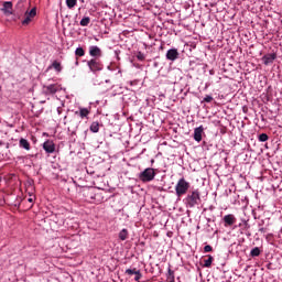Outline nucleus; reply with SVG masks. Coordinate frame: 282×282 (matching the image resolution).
<instances>
[{"label":"nucleus","mask_w":282,"mask_h":282,"mask_svg":"<svg viewBox=\"0 0 282 282\" xmlns=\"http://www.w3.org/2000/svg\"><path fill=\"white\" fill-rule=\"evenodd\" d=\"M184 204L186 208H195V206H199V204H202V193L199 189L189 192L184 198Z\"/></svg>","instance_id":"f257e3e1"},{"label":"nucleus","mask_w":282,"mask_h":282,"mask_svg":"<svg viewBox=\"0 0 282 282\" xmlns=\"http://www.w3.org/2000/svg\"><path fill=\"white\" fill-rule=\"evenodd\" d=\"M86 65L93 74H100V72L105 69V64H102V61L98 57H93L86 61Z\"/></svg>","instance_id":"f03ea898"},{"label":"nucleus","mask_w":282,"mask_h":282,"mask_svg":"<svg viewBox=\"0 0 282 282\" xmlns=\"http://www.w3.org/2000/svg\"><path fill=\"white\" fill-rule=\"evenodd\" d=\"M188 188H191V183H188L184 177L180 178L175 185L176 196L183 197V195L188 193Z\"/></svg>","instance_id":"7ed1b4c3"},{"label":"nucleus","mask_w":282,"mask_h":282,"mask_svg":"<svg viewBox=\"0 0 282 282\" xmlns=\"http://www.w3.org/2000/svg\"><path fill=\"white\" fill-rule=\"evenodd\" d=\"M155 170L153 167H147L143 172L139 174L140 182L147 184V182H153L155 180Z\"/></svg>","instance_id":"20e7f679"},{"label":"nucleus","mask_w":282,"mask_h":282,"mask_svg":"<svg viewBox=\"0 0 282 282\" xmlns=\"http://www.w3.org/2000/svg\"><path fill=\"white\" fill-rule=\"evenodd\" d=\"M61 89H63V87H61V85L58 84H50L47 86H43V94L44 96H54V94H58V91H61Z\"/></svg>","instance_id":"39448f33"},{"label":"nucleus","mask_w":282,"mask_h":282,"mask_svg":"<svg viewBox=\"0 0 282 282\" xmlns=\"http://www.w3.org/2000/svg\"><path fill=\"white\" fill-rule=\"evenodd\" d=\"M24 20L22 21V25H30L34 17H36V8L31 9L24 13Z\"/></svg>","instance_id":"423d86ee"},{"label":"nucleus","mask_w":282,"mask_h":282,"mask_svg":"<svg viewBox=\"0 0 282 282\" xmlns=\"http://www.w3.org/2000/svg\"><path fill=\"white\" fill-rule=\"evenodd\" d=\"M0 10H1V12H3V14L6 17H11V14H13L12 1H4V2H2V8Z\"/></svg>","instance_id":"0eeeda50"},{"label":"nucleus","mask_w":282,"mask_h":282,"mask_svg":"<svg viewBox=\"0 0 282 282\" xmlns=\"http://www.w3.org/2000/svg\"><path fill=\"white\" fill-rule=\"evenodd\" d=\"M225 228H228L230 226H235L237 224V217L232 214L225 215L223 218Z\"/></svg>","instance_id":"6e6552de"},{"label":"nucleus","mask_w":282,"mask_h":282,"mask_svg":"<svg viewBox=\"0 0 282 282\" xmlns=\"http://www.w3.org/2000/svg\"><path fill=\"white\" fill-rule=\"evenodd\" d=\"M165 58L172 63L177 61V58H180V51H177V48H170L166 52Z\"/></svg>","instance_id":"1a4fd4ad"},{"label":"nucleus","mask_w":282,"mask_h":282,"mask_svg":"<svg viewBox=\"0 0 282 282\" xmlns=\"http://www.w3.org/2000/svg\"><path fill=\"white\" fill-rule=\"evenodd\" d=\"M43 149H44L45 153L51 154V153H54L56 151V144L52 140H46L43 143Z\"/></svg>","instance_id":"9d476101"},{"label":"nucleus","mask_w":282,"mask_h":282,"mask_svg":"<svg viewBox=\"0 0 282 282\" xmlns=\"http://www.w3.org/2000/svg\"><path fill=\"white\" fill-rule=\"evenodd\" d=\"M89 56L93 58H100L102 56V50L97 45L89 46Z\"/></svg>","instance_id":"9b49d317"},{"label":"nucleus","mask_w":282,"mask_h":282,"mask_svg":"<svg viewBox=\"0 0 282 282\" xmlns=\"http://www.w3.org/2000/svg\"><path fill=\"white\" fill-rule=\"evenodd\" d=\"M275 58H276V53H268L262 56L261 61L263 65H272Z\"/></svg>","instance_id":"f8f14e48"},{"label":"nucleus","mask_w":282,"mask_h":282,"mask_svg":"<svg viewBox=\"0 0 282 282\" xmlns=\"http://www.w3.org/2000/svg\"><path fill=\"white\" fill-rule=\"evenodd\" d=\"M90 113H91L90 108H79V111H75V116H79L82 120H85V118L86 120H88Z\"/></svg>","instance_id":"ddd939ff"},{"label":"nucleus","mask_w":282,"mask_h":282,"mask_svg":"<svg viewBox=\"0 0 282 282\" xmlns=\"http://www.w3.org/2000/svg\"><path fill=\"white\" fill-rule=\"evenodd\" d=\"M204 133V126H199L194 129V140L196 142H202V134Z\"/></svg>","instance_id":"4468645a"},{"label":"nucleus","mask_w":282,"mask_h":282,"mask_svg":"<svg viewBox=\"0 0 282 282\" xmlns=\"http://www.w3.org/2000/svg\"><path fill=\"white\" fill-rule=\"evenodd\" d=\"M50 69H55V72H57V74H61L63 72V66L61 65V63L58 61H54L52 63V65H50L47 67V72H50Z\"/></svg>","instance_id":"2eb2a0df"},{"label":"nucleus","mask_w":282,"mask_h":282,"mask_svg":"<svg viewBox=\"0 0 282 282\" xmlns=\"http://www.w3.org/2000/svg\"><path fill=\"white\" fill-rule=\"evenodd\" d=\"M19 147L20 149H25V151H30L31 147H30V141H28V139H20L19 141Z\"/></svg>","instance_id":"dca6fc26"},{"label":"nucleus","mask_w":282,"mask_h":282,"mask_svg":"<svg viewBox=\"0 0 282 282\" xmlns=\"http://www.w3.org/2000/svg\"><path fill=\"white\" fill-rule=\"evenodd\" d=\"M119 239H120V241H127V239H129V230L122 229L119 232Z\"/></svg>","instance_id":"f3484780"},{"label":"nucleus","mask_w":282,"mask_h":282,"mask_svg":"<svg viewBox=\"0 0 282 282\" xmlns=\"http://www.w3.org/2000/svg\"><path fill=\"white\" fill-rule=\"evenodd\" d=\"M90 131L93 133H98V131H100V123L98 121H94L91 124H90Z\"/></svg>","instance_id":"a211bd4d"},{"label":"nucleus","mask_w":282,"mask_h":282,"mask_svg":"<svg viewBox=\"0 0 282 282\" xmlns=\"http://www.w3.org/2000/svg\"><path fill=\"white\" fill-rule=\"evenodd\" d=\"M89 23H91V18L85 17L80 20L79 25H82V28H87Z\"/></svg>","instance_id":"6ab92c4d"},{"label":"nucleus","mask_w":282,"mask_h":282,"mask_svg":"<svg viewBox=\"0 0 282 282\" xmlns=\"http://www.w3.org/2000/svg\"><path fill=\"white\" fill-rule=\"evenodd\" d=\"M77 3H78V0H66V6L68 10H73V8H76Z\"/></svg>","instance_id":"aec40b11"},{"label":"nucleus","mask_w":282,"mask_h":282,"mask_svg":"<svg viewBox=\"0 0 282 282\" xmlns=\"http://www.w3.org/2000/svg\"><path fill=\"white\" fill-rule=\"evenodd\" d=\"M75 56L77 57V58H82V56H85V48H83V47H77L76 50H75Z\"/></svg>","instance_id":"412c9836"},{"label":"nucleus","mask_w":282,"mask_h":282,"mask_svg":"<svg viewBox=\"0 0 282 282\" xmlns=\"http://www.w3.org/2000/svg\"><path fill=\"white\" fill-rule=\"evenodd\" d=\"M261 254V249L259 247H254L250 251V257H259Z\"/></svg>","instance_id":"4be33fe9"},{"label":"nucleus","mask_w":282,"mask_h":282,"mask_svg":"<svg viewBox=\"0 0 282 282\" xmlns=\"http://www.w3.org/2000/svg\"><path fill=\"white\" fill-rule=\"evenodd\" d=\"M208 258L205 260L204 268H210L213 265L214 258L213 256H207Z\"/></svg>","instance_id":"5701e85b"},{"label":"nucleus","mask_w":282,"mask_h":282,"mask_svg":"<svg viewBox=\"0 0 282 282\" xmlns=\"http://www.w3.org/2000/svg\"><path fill=\"white\" fill-rule=\"evenodd\" d=\"M239 228H242V230H249L250 224H248V220L243 219L242 223H240Z\"/></svg>","instance_id":"b1692460"},{"label":"nucleus","mask_w":282,"mask_h":282,"mask_svg":"<svg viewBox=\"0 0 282 282\" xmlns=\"http://www.w3.org/2000/svg\"><path fill=\"white\" fill-rule=\"evenodd\" d=\"M259 142H268L270 140V137L267 133H261L258 137Z\"/></svg>","instance_id":"393cba45"},{"label":"nucleus","mask_w":282,"mask_h":282,"mask_svg":"<svg viewBox=\"0 0 282 282\" xmlns=\"http://www.w3.org/2000/svg\"><path fill=\"white\" fill-rule=\"evenodd\" d=\"M264 221L261 220V223H259V232H261L262 235H265V232H268V228L263 227Z\"/></svg>","instance_id":"a878e982"},{"label":"nucleus","mask_w":282,"mask_h":282,"mask_svg":"<svg viewBox=\"0 0 282 282\" xmlns=\"http://www.w3.org/2000/svg\"><path fill=\"white\" fill-rule=\"evenodd\" d=\"M138 273V270L134 268V269H127L126 270V274H130V275H132V274H137Z\"/></svg>","instance_id":"bb28decb"},{"label":"nucleus","mask_w":282,"mask_h":282,"mask_svg":"<svg viewBox=\"0 0 282 282\" xmlns=\"http://www.w3.org/2000/svg\"><path fill=\"white\" fill-rule=\"evenodd\" d=\"M137 58H138V61H144V58H145V56H144V53H142V52H138L137 53Z\"/></svg>","instance_id":"cd10ccee"},{"label":"nucleus","mask_w":282,"mask_h":282,"mask_svg":"<svg viewBox=\"0 0 282 282\" xmlns=\"http://www.w3.org/2000/svg\"><path fill=\"white\" fill-rule=\"evenodd\" d=\"M203 102H213V96L206 95L203 99Z\"/></svg>","instance_id":"c85d7f7f"},{"label":"nucleus","mask_w":282,"mask_h":282,"mask_svg":"<svg viewBox=\"0 0 282 282\" xmlns=\"http://www.w3.org/2000/svg\"><path fill=\"white\" fill-rule=\"evenodd\" d=\"M141 279H142V273L140 272V270H138L134 276V281H140Z\"/></svg>","instance_id":"c756f323"},{"label":"nucleus","mask_w":282,"mask_h":282,"mask_svg":"<svg viewBox=\"0 0 282 282\" xmlns=\"http://www.w3.org/2000/svg\"><path fill=\"white\" fill-rule=\"evenodd\" d=\"M204 252H213V247L210 245H206L204 247Z\"/></svg>","instance_id":"7c9ffc66"},{"label":"nucleus","mask_w":282,"mask_h":282,"mask_svg":"<svg viewBox=\"0 0 282 282\" xmlns=\"http://www.w3.org/2000/svg\"><path fill=\"white\" fill-rule=\"evenodd\" d=\"M28 202H30V204H34V198H29Z\"/></svg>","instance_id":"2f4dec72"},{"label":"nucleus","mask_w":282,"mask_h":282,"mask_svg":"<svg viewBox=\"0 0 282 282\" xmlns=\"http://www.w3.org/2000/svg\"><path fill=\"white\" fill-rule=\"evenodd\" d=\"M75 65H79V63H78V57H76Z\"/></svg>","instance_id":"473e14b6"},{"label":"nucleus","mask_w":282,"mask_h":282,"mask_svg":"<svg viewBox=\"0 0 282 282\" xmlns=\"http://www.w3.org/2000/svg\"><path fill=\"white\" fill-rule=\"evenodd\" d=\"M151 162H152V164H153V162H155V160L152 159Z\"/></svg>","instance_id":"72a5a7b5"},{"label":"nucleus","mask_w":282,"mask_h":282,"mask_svg":"<svg viewBox=\"0 0 282 282\" xmlns=\"http://www.w3.org/2000/svg\"><path fill=\"white\" fill-rule=\"evenodd\" d=\"M134 82H130V85H133Z\"/></svg>","instance_id":"f704fd0d"}]
</instances>
